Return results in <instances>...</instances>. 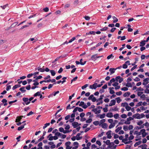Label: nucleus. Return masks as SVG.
Listing matches in <instances>:
<instances>
[{"instance_id":"f257e3e1","label":"nucleus","mask_w":149,"mask_h":149,"mask_svg":"<svg viewBox=\"0 0 149 149\" xmlns=\"http://www.w3.org/2000/svg\"><path fill=\"white\" fill-rule=\"evenodd\" d=\"M145 115L143 113L140 114L138 113H136L135 114H134L132 116L134 118L137 119H140L142 118Z\"/></svg>"},{"instance_id":"f03ea898","label":"nucleus","mask_w":149,"mask_h":149,"mask_svg":"<svg viewBox=\"0 0 149 149\" xmlns=\"http://www.w3.org/2000/svg\"><path fill=\"white\" fill-rule=\"evenodd\" d=\"M22 100L24 102L22 103V104L23 105H25V104L28 105L30 103V101H29V98H28L23 97L22 98Z\"/></svg>"},{"instance_id":"7ed1b4c3","label":"nucleus","mask_w":149,"mask_h":149,"mask_svg":"<svg viewBox=\"0 0 149 149\" xmlns=\"http://www.w3.org/2000/svg\"><path fill=\"white\" fill-rule=\"evenodd\" d=\"M133 120V118L132 117H130L127 119V120L124 122V124L129 125L130 124V121Z\"/></svg>"},{"instance_id":"20e7f679","label":"nucleus","mask_w":149,"mask_h":149,"mask_svg":"<svg viewBox=\"0 0 149 149\" xmlns=\"http://www.w3.org/2000/svg\"><path fill=\"white\" fill-rule=\"evenodd\" d=\"M80 103L79 104L80 106L81 107L85 109H86L87 107V105L84 103V102L81 101Z\"/></svg>"},{"instance_id":"39448f33","label":"nucleus","mask_w":149,"mask_h":149,"mask_svg":"<svg viewBox=\"0 0 149 149\" xmlns=\"http://www.w3.org/2000/svg\"><path fill=\"white\" fill-rule=\"evenodd\" d=\"M141 134L142 135L143 137H144L147 134L146 132V130L145 129H142L141 130Z\"/></svg>"},{"instance_id":"423d86ee","label":"nucleus","mask_w":149,"mask_h":149,"mask_svg":"<svg viewBox=\"0 0 149 149\" xmlns=\"http://www.w3.org/2000/svg\"><path fill=\"white\" fill-rule=\"evenodd\" d=\"M92 111L95 112V114H98L100 113L101 110H98L97 108H95L93 109Z\"/></svg>"},{"instance_id":"0eeeda50","label":"nucleus","mask_w":149,"mask_h":149,"mask_svg":"<svg viewBox=\"0 0 149 149\" xmlns=\"http://www.w3.org/2000/svg\"><path fill=\"white\" fill-rule=\"evenodd\" d=\"M97 88V83H95L92 85H91L89 86V88L92 89H95Z\"/></svg>"},{"instance_id":"6e6552de","label":"nucleus","mask_w":149,"mask_h":149,"mask_svg":"<svg viewBox=\"0 0 149 149\" xmlns=\"http://www.w3.org/2000/svg\"><path fill=\"white\" fill-rule=\"evenodd\" d=\"M103 142L105 143L107 145H114V143L113 142L110 143V141L109 140H107L106 141H104Z\"/></svg>"},{"instance_id":"1a4fd4ad","label":"nucleus","mask_w":149,"mask_h":149,"mask_svg":"<svg viewBox=\"0 0 149 149\" xmlns=\"http://www.w3.org/2000/svg\"><path fill=\"white\" fill-rule=\"evenodd\" d=\"M149 80V78H146L144 79L143 80V82L142 84L144 85H147L149 82L148 81Z\"/></svg>"},{"instance_id":"9d476101","label":"nucleus","mask_w":149,"mask_h":149,"mask_svg":"<svg viewBox=\"0 0 149 149\" xmlns=\"http://www.w3.org/2000/svg\"><path fill=\"white\" fill-rule=\"evenodd\" d=\"M116 103V100H111L109 104V106L111 107L115 104Z\"/></svg>"},{"instance_id":"9b49d317","label":"nucleus","mask_w":149,"mask_h":149,"mask_svg":"<svg viewBox=\"0 0 149 149\" xmlns=\"http://www.w3.org/2000/svg\"><path fill=\"white\" fill-rule=\"evenodd\" d=\"M111 130H109L106 133V134L107 135V138L109 139L111 138L112 136L111 135Z\"/></svg>"},{"instance_id":"f8f14e48","label":"nucleus","mask_w":149,"mask_h":149,"mask_svg":"<svg viewBox=\"0 0 149 149\" xmlns=\"http://www.w3.org/2000/svg\"><path fill=\"white\" fill-rule=\"evenodd\" d=\"M72 125L73 127L74 128H75L77 127L78 126L80 125V124H79L78 123L74 122L72 123Z\"/></svg>"},{"instance_id":"ddd939ff","label":"nucleus","mask_w":149,"mask_h":149,"mask_svg":"<svg viewBox=\"0 0 149 149\" xmlns=\"http://www.w3.org/2000/svg\"><path fill=\"white\" fill-rule=\"evenodd\" d=\"M116 70V69H115V68H110L109 70V71L110 72V74L111 75L114 73L115 72V71Z\"/></svg>"},{"instance_id":"4468645a","label":"nucleus","mask_w":149,"mask_h":149,"mask_svg":"<svg viewBox=\"0 0 149 149\" xmlns=\"http://www.w3.org/2000/svg\"><path fill=\"white\" fill-rule=\"evenodd\" d=\"M44 67H43L42 68H40V67H38L37 68H36V70H38L40 72H43L45 71V69L43 68Z\"/></svg>"},{"instance_id":"2eb2a0df","label":"nucleus","mask_w":149,"mask_h":149,"mask_svg":"<svg viewBox=\"0 0 149 149\" xmlns=\"http://www.w3.org/2000/svg\"><path fill=\"white\" fill-rule=\"evenodd\" d=\"M105 116V114L103 113L102 114H98L97 115V117L100 118L101 119L104 118Z\"/></svg>"},{"instance_id":"dca6fc26","label":"nucleus","mask_w":149,"mask_h":149,"mask_svg":"<svg viewBox=\"0 0 149 149\" xmlns=\"http://www.w3.org/2000/svg\"><path fill=\"white\" fill-rule=\"evenodd\" d=\"M106 116L108 118H112L113 116V115L112 113L109 112L107 113Z\"/></svg>"},{"instance_id":"f3484780","label":"nucleus","mask_w":149,"mask_h":149,"mask_svg":"<svg viewBox=\"0 0 149 149\" xmlns=\"http://www.w3.org/2000/svg\"><path fill=\"white\" fill-rule=\"evenodd\" d=\"M47 138H49V141H52L54 139L53 136H52L51 134H50L47 136Z\"/></svg>"},{"instance_id":"a211bd4d","label":"nucleus","mask_w":149,"mask_h":149,"mask_svg":"<svg viewBox=\"0 0 149 149\" xmlns=\"http://www.w3.org/2000/svg\"><path fill=\"white\" fill-rule=\"evenodd\" d=\"M101 126L103 128L106 129L108 125L107 123H104Z\"/></svg>"},{"instance_id":"6ab92c4d","label":"nucleus","mask_w":149,"mask_h":149,"mask_svg":"<svg viewBox=\"0 0 149 149\" xmlns=\"http://www.w3.org/2000/svg\"><path fill=\"white\" fill-rule=\"evenodd\" d=\"M97 54H95V55H92L91 57V59L92 60H93L94 59L95 60H96L97 59Z\"/></svg>"},{"instance_id":"aec40b11","label":"nucleus","mask_w":149,"mask_h":149,"mask_svg":"<svg viewBox=\"0 0 149 149\" xmlns=\"http://www.w3.org/2000/svg\"><path fill=\"white\" fill-rule=\"evenodd\" d=\"M146 40H144L141 41L140 43V46H142L145 45L146 44Z\"/></svg>"},{"instance_id":"412c9836","label":"nucleus","mask_w":149,"mask_h":149,"mask_svg":"<svg viewBox=\"0 0 149 149\" xmlns=\"http://www.w3.org/2000/svg\"><path fill=\"white\" fill-rule=\"evenodd\" d=\"M86 116H89V118H92L93 116V114H91V112H87L86 113Z\"/></svg>"},{"instance_id":"4be33fe9","label":"nucleus","mask_w":149,"mask_h":149,"mask_svg":"<svg viewBox=\"0 0 149 149\" xmlns=\"http://www.w3.org/2000/svg\"><path fill=\"white\" fill-rule=\"evenodd\" d=\"M80 134V133L78 134L76 136V139L77 140H79L82 138L81 137H79Z\"/></svg>"},{"instance_id":"5701e85b","label":"nucleus","mask_w":149,"mask_h":149,"mask_svg":"<svg viewBox=\"0 0 149 149\" xmlns=\"http://www.w3.org/2000/svg\"><path fill=\"white\" fill-rule=\"evenodd\" d=\"M134 134H136L137 136H139L141 135V132H138L137 131H135L134 133Z\"/></svg>"},{"instance_id":"b1692460","label":"nucleus","mask_w":149,"mask_h":149,"mask_svg":"<svg viewBox=\"0 0 149 149\" xmlns=\"http://www.w3.org/2000/svg\"><path fill=\"white\" fill-rule=\"evenodd\" d=\"M19 90L21 91L22 93H25L26 91V90L25 89L24 87L21 88L19 89Z\"/></svg>"},{"instance_id":"393cba45","label":"nucleus","mask_w":149,"mask_h":149,"mask_svg":"<svg viewBox=\"0 0 149 149\" xmlns=\"http://www.w3.org/2000/svg\"><path fill=\"white\" fill-rule=\"evenodd\" d=\"M128 139L126 138L123 139L122 141L125 144L128 143H129L127 141Z\"/></svg>"},{"instance_id":"a878e982","label":"nucleus","mask_w":149,"mask_h":149,"mask_svg":"<svg viewBox=\"0 0 149 149\" xmlns=\"http://www.w3.org/2000/svg\"><path fill=\"white\" fill-rule=\"evenodd\" d=\"M104 97L103 95H102L100 96L99 98L97 100V102L99 101H100L102 100L103 97Z\"/></svg>"},{"instance_id":"bb28decb","label":"nucleus","mask_w":149,"mask_h":149,"mask_svg":"<svg viewBox=\"0 0 149 149\" xmlns=\"http://www.w3.org/2000/svg\"><path fill=\"white\" fill-rule=\"evenodd\" d=\"M143 91V89L141 87L137 88L136 91L137 92H142Z\"/></svg>"},{"instance_id":"cd10ccee","label":"nucleus","mask_w":149,"mask_h":149,"mask_svg":"<svg viewBox=\"0 0 149 149\" xmlns=\"http://www.w3.org/2000/svg\"><path fill=\"white\" fill-rule=\"evenodd\" d=\"M130 94V92H127L125 93L124 94L123 96L124 97H126L128 96Z\"/></svg>"},{"instance_id":"c85d7f7f","label":"nucleus","mask_w":149,"mask_h":149,"mask_svg":"<svg viewBox=\"0 0 149 149\" xmlns=\"http://www.w3.org/2000/svg\"><path fill=\"white\" fill-rule=\"evenodd\" d=\"M50 72L51 73V74L52 76H54L56 74V72L55 71L53 70H50Z\"/></svg>"},{"instance_id":"c756f323","label":"nucleus","mask_w":149,"mask_h":149,"mask_svg":"<svg viewBox=\"0 0 149 149\" xmlns=\"http://www.w3.org/2000/svg\"><path fill=\"white\" fill-rule=\"evenodd\" d=\"M115 126V123H113L112 124H111L109 127V129H111L113 127Z\"/></svg>"},{"instance_id":"7c9ffc66","label":"nucleus","mask_w":149,"mask_h":149,"mask_svg":"<svg viewBox=\"0 0 149 149\" xmlns=\"http://www.w3.org/2000/svg\"><path fill=\"white\" fill-rule=\"evenodd\" d=\"M144 122L143 120H141L139 121L137 123V124L138 125H142V124Z\"/></svg>"},{"instance_id":"2f4dec72","label":"nucleus","mask_w":149,"mask_h":149,"mask_svg":"<svg viewBox=\"0 0 149 149\" xmlns=\"http://www.w3.org/2000/svg\"><path fill=\"white\" fill-rule=\"evenodd\" d=\"M141 143V141H139L138 142H136L134 144V146L136 147L140 145Z\"/></svg>"},{"instance_id":"473e14b6","label":"nucleus","mask_w":149,"mask_h":149,"mask_svg":"<svg viewBox=\"0 0 149 149\" xmlns=\"http://www.w3.org/2000/svg\"><path fill=\"white\" fill-rule=\"evenodd\" d=\"M22 116H18L17 117V118L16 119L15 122H17L19 121L22 119Z\"/></svg>"},{"instance_id":"72a5a7b5","label":"nucleus","mask_w":149,"mask_h":149,"mask_svg":"<svg viewBox=\"0 0 149 149\" xmlns=\"http://www.w3.org/2000/svg\"><path fill=\"white\" fill-rule=\"evenodd\" d=\"M111 111H118V109L117 107H115L111 109Z\"/></svg>"},{"instance_id":"f704fd0d","label":"nucleus","mask_w":149,"mask_h":149,"mask_svg":"<svg viewBox=\"0 0 149 149\" xmlns=\"http://www.w3.org/2000/svg\"><path fill=\"white\" fill-rule=\"evenodd\" d=\"M122 127H118V128H117L115 130V132L116 133H118L122 129Z\"/></svg>"},{"instance_id":"c9c22d12","label":"nucleus","mask_w":149,"mask_h":149,"mask_svg":"<svg viewBox=\"0 0 149 149\" xmlns=\"http://www.w3.org/2000/svg\"><path fill=\"white\" fill-rule=\"evenodd\" d=\"M113 22L114 23L118 21V19L117 18L115 17V16L113 17Z\"/></svg>"},{"instance_id":"e433bc0d","label":"nucleus","mask_w":149,"mask_h":149,"mask_svg":"<svg viewBox=\"0 0 149 149\" xmlns=\"http://www.w3.org/2000/svg\"><path fill=\"white\" fill-rule=\"evenodd\" d=\"M20 85H15L12 88L13 90H14L17 88L20 87Z\"/></svg>"},{"instance_id":"4c0bfd02","label":"nucleus","mask_w":149,"mask_h":149,"mask_svg":"<svg viewBox=\"0 0 149 149\" xmlns=\"http://www.w3.org/2000/svg\"><path fill=\"white\" fill-rule=\"evenodd\" d=\"M126 86L127 87H131L132 86V84L131 83H128V82H127L126 84Z\"/></svg>"},{"instance_id":"58836bf2","label":"nucleus","mask_w":149,"mask_h":149,"mask_svg":"<svg viewBox=\"0 0 149 149\" xmlns=\"http://www.w3.org/2000/svg\"><path fill=\"white\" fill-rule=\"evenodd\" d=\"M117 101V102L118 103H119L121 101V100L120 99V97H118L116 99Z\"/></svg>"},{"instance_id":"ea45409f","label":"nucleus","mask_w":149,"mask_h":149,"mask_svg":"<svg viewBox=\"0 0 149 149\" xmlns=\"http://www.w3.org/2000/svg\"><path fill=\"white\" fill-rule=\"evenodd\" d=\"M123 129L125 131H126L128 130V127L127 126L124 125L123 126Z\"/></svg>"},{"instance_id":"a19ab883","label":"nucleus","mask_w":149,"mask_h":149,"mask_svg":"<svg viewBox=\"0 0 149 149\" xmlns=\"http://www.w3.org/2000/svg\"><path fill=\"white\" fill-rule=\"evenodd\" d=\"M92 121L91 118H89V119L86 120V122L87 123H90Z\"/></svg>"},{"instance_id":"79ce46f5","label":"nucleus","mask_w":149,"mask_h":149,"mask_svg":"<svg viewBox=\"0 0 149 149\" xmlns=\"http://www.w3.org/2000/svg\"><path fill=\"white\" fill-rule=\"evenodd\" d=\"M82 61H83L82 59H81L80 60V64L81 65H84L86 63V61H85L84 62H82Z\"/></svg>"},{"instance_id":"37998d69","label":"nucleus","mask_w":149,"mask_h":149,"mask_svg":"<svg viewBox=\"0 0 149 149\" xmlns=\"http://www.w3.org/2000/svg\"><path fill=\"white\" fill-rule=\"evenodd\" d=\"M24 127V125H21L20 127L18 128L17 130L19 131H20L23 129Z\"/></svg>"},{"instance_id":"c03bdc74","label":"nucleus","mask_w":149,"mask_h":149,"mask_svg":"<svg viewBox=\"0 0 149 149\" xmlns=\"http://www.w3.org/2000/svg\"><path fill=\"white\" fill-rule=\"evenodd\" d=\"M40 92H38L37 93H35L33 96L34 97H36L37 96H39L40 95Z\"/></svg>"},{"instance_id":"a18cd8bd","label":"nucleus","mask_w":149,"mask_h":149,"mask_svg":"<svg viewBox=\"0 0 149 149\" xmlns=\"http://www.w3.org/2000/svg\"><path fill=\"white\" fill-rule=\"evenodd\" d=\"M55 134L56 136H60V137H61L62 134H61L60 132H57Z\"/></svg>"},{"instance_id":"49530a36","label":"nucleus","mask_w":149,"mask_h":149,"mask_svg":"<svg viewBox=\"0 0 149 149\" xmlns=\"http://www.w3.org/2000/svg\"><path fill=\"white\" fill-rule=\"evenodd\" d=\"M122 105L123 107H125V108L128 105V104L127 102H125L124 103H122Z\"/></svg>"},{"instance_id":"de8ad7c7","label":"nucleus","mask_w":149,"mask_h":149,"mask_svg":"<svg viewBox=\"0 0 149 149\" xmlns=\"http://www.w3.org/2000/svg\"><path fill=\"white\" fill-rule=\"evenodd\" d=\"M50 125L49 123H47L45 124L44 126L43 127V129H45L48 126Z\"/></svg>"},{"instance_id":"09e8293b","label":"nucleus","mask_w":149,"mask_h":149,"mask_svg":"<svg viewBox=\"0 0 149 149\" xmlns=\"http://www.w3.org/2000/svg\"><path fill=\"white\" fill-rule=\"evenodd\" d=\"M77 110L79 112H81L83 111V109L81 108L77 107Z\"/></svg>"},{"instance_id":"8fccbe9b","label":"nucleus","mask_w":149,"mask_h":149,"mask_svg":"<svg viewBox=\"0 0 149 149\" xmlns=\"http://www.w3.org/2000/svg\"><path fill=\"white\" fill-rule=\"evenodd\" d=\"M93 124L95 125H97L99 124V122L98 121H95L93 122Z\"/></svg>"},{"instance_id":"3c124183","label":"nucleus","mask_w":149,"mask_h":149,"mask_svg":"<svg viewBox=\"0 0 149 149\" xmlns=\"http://www.w3.org/2000/svg\"><path fill=\"white\" fill-rule=\"evenodd\" d=\"M119 116V114L118 113H116L115 114H114L113 116L115 119H117Z\"/></svg>"},{"instance_id":"603ef678","label":"nucleus","mask_w":149,"mask_h":149,"mask_svg":"<svg viewBox=\"0 0 149 149\" xmlns=\"http://www.w3.org/2000/svg\"><path fill=\"white\" fill-rule=\"evenodd\" d=\"M143 93V92H137V95L139 96H140L141 95H142Z\"/></svg>"},{"instance_id":"864d4df0","label":"nucleus","mask_w":149,"mask_h":149,"mask_svg":"<svg viewBox=\"0 0 149 149\" xmlns=\"http://www.w3.org/2000/svg\"><path fill=\"white\" fill-rule=\"evenodd\" d=\"M121 116L122 118H125L127 117V115L125 114L121 115Z\"/></svg>"},{"instance_id":"5fc2aeb1","label":"nucleus","mask_w":149,"mask_h":149,"mask_svg":"<svg viewBox=\"0 0 149 149\" xmlns=\"http://www.w3.org/2000/svg\"><path fill=\"white\" fill-rule=\"evenodd\" d=\"M143 125L144 126H145L147 127H149V123L148 122H146L145 124H143Z\"/></svg>"},{"instance_id":"6e6d98bb","label":"nucleus","mask_w":149,"mask_h":149,"mask_svg":"<svg viewBox=\"0 0 149 149\" xmlns=\"http://www.w3.org/2000/svg\"><path fill=\"white\" fill-rule=\"evenodd\" d=\"M88 86V84H86L82 86L81 89L82 90H84L85 88H86Z\"/></svg>"},{"instance_id":"4d7b16f0","label":"nucleus","mask_w":149,"mask_h":149,"mask_svg":"<svg viewBox=\"0 0 149 149\" xmlns=\"http://www.w3.org/2000/svg\"><path fill=\"white\" fill-rule=\"evenodd\" d=\"M97 105H99L100 104H102L103 103V101L102 100L98 102H97Z\"/></svg>"},{"instance_id":"13d9d810","label":"nucleus","mask_w":149,"mask_h":149,"mask_svg":"<svg viewBox=\"0 0 149 149\" xmlns=\"http://www.w3.org/2000/svg\"><path fill=\"white\" fill-rule=\"evenodd\" d=\"M105 119H102L100 121V124H102L103 123H104L105 122Z\"/></svg>"},{"instance_id":"bf43d9fd","label":"nucleus","mask_w":149,"mask_h":149,"mask_svg":"<svg viewBox=\"0 0 149 149\" xmlns=\"http://www.w3.org/2000/svg\"><path fill=\"white\" fill-rule=\"evenodd\" d=\"M121 90L124 91H127L128 90V88L126 87H124L123 88H122Z\"/></svg>"},{"instance_id":"052dcab7","label":"nucleus","mask_w":149,"mask_h":149,"mask_svg":"<svg viewBox=\"0 0 149 149\" xmlns=\"http://www.w3.org/2000/svg\"><path fill=\"white\" fill-rule=\"evenodd\" d=\"M76 39L75 37H73L71 39H70L68 42L70 43L72 42V41L75 40Z\"/></svg>"},{"instance_id":"680f3d73","label":"nucleus","mask_w":149,"mask_h":149,"mask_svg":"<svg viewBox=\"0 0 149 149\" xmlns=\"http://www.w3.org/2000/svg\"><path fill=\"white\" fill-rule=\"evenodd\" d=\"M144 93H145L149 94V89L146 88L144 90Z\"/></svg>"},{"instance_id":"e2e57ef3","label":"nucleus","mask_w":149,"mask_h":149,"mask_svg":"<svg viewBox=\"0 0 149 149\" xmlns=\"http://www.w3.org/2000/svg\"><path fill=\"white\" fill-rule=\"evenodd\" d=\"M125 108L127 111H130L131 109V107L129 106L128 105Z\"/></svg>"},{"instance_id":"0e129e2a","label":"nucleus","mask_w":149,"mask_h":149,"mask_svg":"<svg viewBox=\"0 0 149 149\" xmlns=\"http://www.w3.org/2000/svg\"><path fill=\"white\" fill-rule=\"evenodd\" d=\"M71 143L70 141H68L65 143V145L66 146H69Z\"/></svg>"},{"instance_id":"69168bd1","label":"nucleus","mask_w":149,"mask_h":149,"mask_svg":"<svg viewBox=\"0 0 149 149\" xmlns=\"http://www.w3.org/2000/svg\"><path fill=\"white\" fill-rule=\"evenodd\" d=\"M118 83L117 82H115L112 84V86H113L116 87L118 85Z\"/></svg>"},{"instance_id":"338daca9","label":"nucleus","mask_w":149,"mask_h":149,"mask_svg":"<svg viewBox=\"0 0 149 149\" xmlns=\"http://www.w3.org/2000/svg\"><path fill=\"white\" fill-rule=\"evenodd\" d=\"M133 127H134L132 125H129V127H128V130H132L133 129Z\"/></svg>"},{"instance_id":"774afa93","label":"nucleus","mask_w":149,"mask_h":149,"mask_svg":"<svg viewBox=\"0 0 149 149\" xmlns=\"http://www.w3.org/2000/svg\"><path fill=\"white\" fill-rule=\"evenodd\" d=\"M134 138V136L133 135H130L129 137L128 138V139L129 140H131L133 139Z\"/></svg>"}]
</instances>
